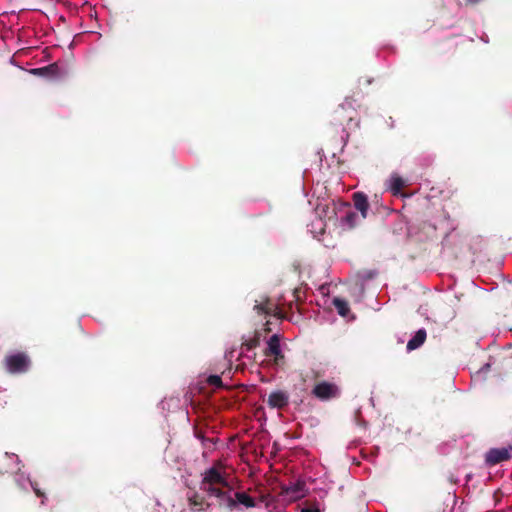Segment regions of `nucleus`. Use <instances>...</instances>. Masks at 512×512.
<instances>
[{"mask_svg": "<svg viewBox=\"0 0 512 512\" xmlns=\"http://www.w3.org/2000/svg\"><path fill=\"white\" fill-rule=\"evenodd\" d=\"M200 490L214 497L220 506L233 510L239 505L246 508L255 506V501L245 492L235 491L230 487L221 466H212L202 475Z\"/></svg>", "mask_w": 512, "mask_h": 512, "instance_id": "f257e3e1", "label": "nucleus"}, {"mask_svg": "<svg viewBox=\"0 0 512 512\" xmlns=\"http://www.w3.org/2000/svg\"><path fill=\"white\" fill-rule=\"evenodd\" d=\"M334 207H330L326 202H320L315 208V219L308 225L310 233L314 238L319 239L324 234L326 228V220L332 218Z\"/></svg>", "mask_w": 512, "mask_h": 512, "instance_id": "f03ea898", "label": "nucleus"}, {"mask_svg": "<svg viewBox=\"0 0 512 512\" xmlns=\"http://www.w3.org/2000/svg\"><path fill=\"white\" fill-rule=\"evenodd\" d=\"M309 492L306 481L298 479L289 485L283 486L281 491V499L284 503H291L304 498Z\"/></svg>", "mask_w": 512, "mask_h": 512, "instance_id": "7ed1b4c3", "label": "nucleus"}, {"mask_svg": "<svg viewBox=\"0 0 512 512\" xmlns=\"http://www.w3.org/2000/svg\"><path fill=\"white\" fill-rule=\"evenodd\" d=\"M14 480L19 488L22 490H29L31 488L37 497L42 498L41 503L44 504L45 495L38 487V484L36 482H33L30 479L29 475H26L24 472H21V468L18 467V471L15 473Z\"/></svg>", "mask_w": 512, "mask_h": 512, "instance_id": "20e7f679", "label": "nucleus"}, {"mask_svg": "<svg viewBox=\"0 0 512 512\" xmlns=\"http://www.w3.org/2000/svg\"><path fill=\"white\" fill-rule=\"evenodd\" d=\"M29 359L23 353L10 355L6 358L7 370L11 373H22L28 370Z\"/></svg>", "mask_w": 512, "mask_h": 512, "instance_id": "39448f33", "label": "nucleus"}, {"mask_svg": "<svg viewBox=\"0 0 512 512\" xmlns=\"http://www.w3.org/2000/svg\"><path fill=\"white\" fill-rule=\"evenodd\" d=\"M313 393L321 400H329L339 395V388L333 383L321 382L314 387Z\"/></svg>", "mask_w": 512, "mask_h": 512, "instance_id": "423d86ee", "label": "nucleus"}, {"mask_svg": "<svg viewBox=\"0 0 512 512\" xmlns=\"http://www.w3.org/2000/svg\"><path fill=\"white\" fill-rule=\"evenodd\" d=\"M512 447L493 448L486 453V463L489 465H496L511 457Z\"/></svg>", "mask_w": 512, "mask_h": 512, "instance_id": "0eeeda50", "label": "nucleus"}, {"mask_svg": "<svg viewBox=\"0 0 512 512\" xmlns=\"http://www.w3.org/2000/svg\"><path fill=\"white\" fill-rule=\"evenodd\" d=\"M345 208V215L341 216L340 225L344 229H351L358 224L361 219V215H359L357 211L352 210L348 204L345 205Z\"/></svg>", "mask_w": 512, "mask_h": 512, "instance_id": "6e6552de", "label": "nucleus"}, {"mask_svg": "<svg viewBox=\"0 0 512 512\" xmlns=\"http://www.w3.org/2000/svg\"><path fill=\"white\" fill-rule=\"evenodd\" d=\"M268 404L273 408H283L288 404V395L283 391H274L268 397Z\"/></svg>", "mask_w": 512, "mask_h": 512, "instance_id": "1a4fd4ad", "label": "nucleus"}, {"mask_svg": "<svg viewBox=\"0 0 512 512\" xmlns=\"http://www.w3.org/2000/svg\"><path fill=\"white\" fill-rule=\"evenodd\" d=\"M254 310L257 311L259 314H266V315H277V307L275 303L272 301L265 299L261 301H256V304L254 306Z\"/></svg>", "mask_w": 512, "mask_h": 512, "instance_id": "9d476101", "label": "nucleus"}, {"mask_svg": "<svg viewBox=\"0 0 512 512\" xmlns=\"http://www.w3.org/2000/svg\"><path fill=\"white\" fill-rule=\"evenodd\" d=\"M353 200H354L355 209L361 213V219L366 218L367 210L369 207L366 195H364L363 193H359V192L355 193Z\"/></svg>", "mask_w": 512, "mask_h": 512, "instance_id": "9b49d317", "label": "nucleus"}, {"mask_svg": "<svg viewBox=\"0 0 512 512\" xmlns=\"http://www.w3.org/2000/svg\"><path fill=\"white\" fill-rule=\"evenodd\" d=\"M404 184V180L396 174L391 175V177L386 182L387 189L391 191L393 195H399Z\"/></svg>", "mask_w": 512, "mask_h": 512, "instance_id": "f8f14e48", "label": "nucleus"}, {"mask_svg": "<svg viewBox=\"0 0 512 512\" xmlns=\"http://www.w3.org/2000/svg\"><path fill=\"white\" fill-rule=\"evenodd\" d=\"M426 330L425 329H419L415 334L414 336L408 341L407 343V350L408 351H412V350H415L417 348H419L424 342H425V339H426Z\"/></svg>", "mask_w": 512, "mask_h": 512, "instance_id": "ddd939ff", "label": "nucleus"}, {"mask_svg": "<svg viewBox=\"0 0 512 512\" xmlns=\"http://www.w3.org/2000/svg\"><path fill=\"white\" fill-rule=\"evenodd\" d=\"M268 353L278 357L281 355L280 340L277 334L272 335L267 342Z\"/></svg>", "mask_w": 512, "mask_h": 512, "instance_id": "4468645a", "label": "nucleus"}, {"mask_svg": "<svg viewBox=\"0 0 512 512\" xmlns=\"http://www.w3.org/2000/svg\"><path fill=\"white\" fill-rule=\"evenodd\" d=\"M333 304L338 312V314L342 317H347L349 314V304L346 300L341 298H334Z\"/></svg>", "mask_w": 512, "mask_h": 512, "instance_id": "2eb2a0df", "label": "nucleus"}, {"mask_svg": "<svg viewBox=\"0 0 512 512\" xmlns=\"http://www.w3.org/2000/svg\"><path fill=\"white\" fill-rule=\"evenodd\" d=\"M207 383L210 386H213L215 388H222L223 387L222 379H221V377L219 375H210L207 378Z\"/></svg>", "mask_w": 512, "mask_h": 512, "instance_id": "dca6fc26", "label": "nucleus"}, {"mask_svg": "<svg viewBox=\"0 0 512 512\" xmlns=\"http://www.w3.org/2000/svg\"><path fill=\"white\" fill-rule=\"evenodd\" d=\"M54 69V65H50V66H47V67H42V68H34V69H31V73L34 74V75H46L48 73V71Z\"/></svg>", "mask_w": 512, "mask_h": 512, "instance_id": "f3484780", "label": "nucleus"}, {"mask_svg": "<svg viewBox=\"0 0 512 512\" xmlns=\"http://www.w3.org/2000/svg\"><path fill=\"white\" fill-rule=\"evenodd\" d=\"M301 512H322L319 507H304Z\"/></svg>", "mask_w": 512, "mask_h": 512, "instance_id": "a211bd4d", "label": "nucleus"}, {"mask_svg": "<svg viewBox=\"0 0 512 512\" xmlns=\"http://www.w3.org/2000/svg\"><path fill=\"white\" fill-rule=\"evenodd\" d=\"M489 367H490V365H489V364L484 365V366H483L479 371H477V373H476L475 377H476V378H480V377H481V375H482L484 372L488 371Z\"/></svg>", "mask_w": 512, "mask_h": 512, "instance_id": "6ab92c4d", "label": "nucleus"}, {"mask_svg": "<svg viewBox=\"0 0 512 512\" xmlns=\"http://www.w3.org/2000/svg\"><path fill=\"white\" fill-rule=\"evenodd\" d=\"M195 507H198L199 510H202V505L199 504L196 500H194Z\"/></svg>", "mask_w": 512, "mask_h": 512, "instance_id": "aec40b11", "label": "nucleus"}, {"mask_svg": "<svg viewBox=\"0 0 512 512\" xmlns=\"http://www.w3.org/2000/svg\"><path fill=\"white\" fill-rule=\"evenodd\" d=\"M466 1L471 4H476V3L480 2L481 0H466Z\"/></svg>", "mask_w": 512, "mask_h": 512, "instance_id": "412c9836", "label": "nucleus"}, {"mask_svg": "<svg viewBox=\"0 0 512 512\" xmlns=\"http://www.w3.org/2000/svg\"><path fill=\"white\" fill-rule=\"evenodd\" d=\"M13 457L16 460V465L18 466L20 464L19 458L16 455H13Z\"/></svg>", "mask_w": 512, "mask_h": 512, "instance_id": "4be33fe9", "label": "nucleus"}, {"mask_svg": "<svg viewBox=\"0 0 512 512\" xmlns=\"http://www.w3.org/2000/svg\"><path fill=\"white\" fill-rule=\"evenodd\" d=\"M321 491H322V494L320 495V497H324L328 492L327 490H322V489H321Z\"/></svg>", "mask_w": 512, "mask_h": 512, "instance_id": "5701e85b", "label": "nucleus"}]
</instances>
